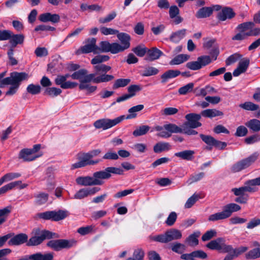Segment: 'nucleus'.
<instances>
[{"label": "nucleus", "mask_w": 260, "mask_h": 260, "mask_svg": "<svg viewBox=\"0 0 260 260\" xmlns=\"http://www.w3.org/2000/svg\"><path fill=\"white\" fill-rule=\"evenodd\" d=\"M254 26V23L252 22H246L239 24L236 29L239 31L246 32L248 29H251Z\"/></svg>", "instance_id": "obj_55"}, {"label": "nucleus", "mask_w": 260, "mask_h": 260, "mask_svg": "<svg viewBox=\"0 0 260 260\" xmlns=\"http://www.w3.org/2000/svg\"><path fill=\"white\" fill-rule=\"evenodd\" d=\"M22 184L21 181H16L14 182H10L0 188V196L5 194L7 191L13 189L15 187L21 185L20 188L22 189L26 187L27 185L25 184Z\"/></svg>", "instance_id": "obj_25"}, {"label": "nucleus", "mask_w": 260, "mask_h": 260, "mask_svg": "<svg viewBox=\"0 0 260 260\" xmlns=\"http://www.w3.org/2000/svg\"><path fill=\"white\" fill-rule=\"evenodd\" d=\"M76 244V241L74 240L54 239L49 240L46 246L55 251H59L63 249H70Z\"/></svg>", "instance_id": "obj_5"}, {"label": "nucleus", "mask_w": 260, "mask_h": 260, "mask_svg": "<svg viewBox=\"0 0 260 260\" xmlns=\"http://www.w3.org/2000/svg\"><path fill=\"white\" fill-rule=\"evenodd\" d=\"M223 242H225L223 238H218L209 242L206 245V247L210 250L220 251Z\"/></svg>", "instance_id": "obj_31"}, {"label": "nucleus", "mask_w": 260, "mask_h": 260, "mask_svg": "<svg viewBox=\"0 0 260 260\" xmlns=\"http://www.w3.org/2000/svg\"><path fill=\"white\" fill-rule=\"evenodd\" d=\"M86 44L80 47L77 51L78 53L87 54L93 52L94 54H98V46L96 45V39L95 38H88L85 40Z\"/></svg>", "instance_id": "obj_11"}, {"label": "nucleus", "mask_w": 260, "mask_h": 260, "mask_svg": "<svg viewBox=\"0 0 260 260\" xmlns=\"http://www.w3.org/2000/svg\"><path fill=\"white\" fill-rule=\"evenodd\" d=\"M241 210V207L235 203L228 204L223 207L221 212H217L210 215L208 217L210 221H216L219 220H223L230 217L233 212Z\"/></svg>", "instance_id": "obj_3"}, {"label": "nucleus", "mask_w": 260, "mask_h": 260, "mask_svg": "<svg viewBox=\"0 0 260 260\" xmlns=\"http://www.w3.org/2000/svg\"><path fill=\"white\" fill-rule=\"evenodd\" d=\"M186 29H182L173 32L170 37V40L175 43H178L186 35Z\"/></svg>", "instance_id": "obj_33"}, {"label": "nucleus", "mask_w": 260, "mask_h": 260, "mask_svg": "<svg viewBox=\"0 0 260 260\" xmlns=\"http://www.w3.org/2000/svg\"><path fill=\"white\" fill-rule=\"evenodd\" d=\"M185 247L184 245L178 242L173 243L171 244V250L173 252L179 254L182 253L185 250Z\"/></svg>", "instance_id": "obj_54"}, {"label": "nucleus", "mask_w": 260, "mask_h": 260, "mask_svg": "<svg viewBox=\"0 0 260 260\" xmlns=\"http://www.w3.org/2000/svg\"><path fill=\"white\" fill-rule=\"evenodd\" d=\"M177 218V213L175 212L172 211L169 214L168 217L165 221V223L168 226H172L176 222Z\"/></svg>", "instance_id": "obj_61"}, {"label": "nucleus", "mask_w": 260, "mask_h": 260, "mask_svg": "<svg viewBox=\"0 0 260 260\" xmlns=\"http://www.w3.org/2000/svg\"><path fill=\"white\" fill-rule=\"evenodd\" d=\"M171 145L168 142H159L153 146V151L155 153H160L163 151H168L172 149Z\"/></svg>", "instance_id": "obj_29"}, {"label": "nucleus", "mask_w": 260, "mask_h": 260, "mask_svg": "<svg viewBox=\"0 0 260 260\" xmlns=\"http://www.w3.org/2000/svg\"><path fill=\"white\" fill-rule=\"evenodd\" d=\"M111 69L110 66L106 64L94 66V73L84 75L80 84H89L91 82L96 84L110 82L114 79V76L106 74Z\"/></svg>", "instance_id": "obj_1"}, {"label": "nucleus", "mask_w": 260, "mask_h": 260, "mask_svg": "<svg viewBox=\"0 0 260 260\" xmlns=\"http://www.w3.org/2000/svg\"><path fill=\"white\" fill-rule=\"evenodd\" d=\"M21 176V174L19 173H9L6 174L0 178L1 180L4 183L5 182L11 181L15 178H17Z\"/></svg>", "instance_id": "obj_51"}, {"label": "nucleus", "mask_w": 260, "mask_h": 260, "mask_svg": "<svg viewBox=\"0 0 260 260\" xmlns=\"http://www.w3.org/2000/svg\"><path fill=\"white\" fill-rule=\"evenodd\" d=\"M88 73V71L86 69H81L78 71L75 72L73 74L71 75V77L73 79L79 80L80 83L81 80H82L83 77L84 75Z\"/></svg>", "instance_id": "obj_56"}, {"label": "nucleus", "mask_w": 260, "mask_h": 260, "mask_svg": "<svg viewBox=\"0 0 260 260\" xmlns=\"http://www.w3.org/2000/svg\"><path fill=\"white\" fill-rule=\"evenodd\" d=\"M189 57V55L187 54H180L177 55L170 61L169 64L171 66L180 64L188 60Z\"/></svg>", "instance_id": "obj_36"}, {"label": "nucleus", "mask_w": 260, "mask_h": 260, "mask_svg": "<svg viewBox=\"0 0 260 260\" xmlns=\"http://www.w3.org/2000/svg\"><path fill=\"white\" fill-rule=\"evenodd\" d=\"M76 183L81 186H93L96 185L99 182L96 179H94L93 176H81L78 177L76 179Z\"/></svg>", "instance_id": "obj_20"}, {"label": "nucleus", "mask_w": 260, "mask_h": 260, "mask_svg": "<svg viewBox=\"0 0 260 260\" xmlns=\"http://www.w3.org/2000/svg\"><path fill=\"white\" fill-rule=\"evenodd\" d=\"M117 37L120 41L121 45L115 43L118 53L123 52L130 47L131 36L125 32H118Z\"/></svg>", "instance_id": "obj_12"}, {"label": "nucleus", "mask_w": 260, "mask_h": 260, "mask_svg": "<svg viewBox=\"0 0 260 260\" xmlns=\"http://www.w3.org/2000/svg\"><path fill=\"white\" fill-rule=\"evenodd\" d=\"M77 156V159H79V161L74 163L73 165H80V164L86 162L93 157V156H92V154L91 153L90 151L87 153H83L82 154L78 153Z\"/></svg>", "instance_id": "obj_39"}, {"label": "nucleus", "mask_w": 260, "mask_h": 260, "mask_svg": "<svg viewBox=\"0 0 260 260\" xmlns=\"http://www.w3.org/2000/svg\"><path fill=\"white\" fill-rule=\"evenodd\" d=\"M131 82V80L129 78H119L116 79L112 86L114 89H118L121 87H124L128 85Z\"/></svg>", "instance_id": "obj_38"}, {"label": "nucleus", "mask_w": 260, "mask_h": 260, "mask_svg": "<svg viewBox=\"0 0 260 260\" xmlns=\"http://www.w3.org/2000/svg\"><path fill=\"white\" fill-rule=\"evenodd\" d=\"M40 156L32 154L29 148H23L20 151L18 154V158L22 159L24 161H31Z\"/></svg>", "instance_id": "obj_19"}, {"label": "nucleus", "mask_w": 260, "mask_h": 260, "mask_svg": "<svg viewBox=\"0 0 260 260\" xmlns=\"http://www.w3.org/2000/svg\"><path fill=\"white\" fill-rule=\"evenodd\" d=\"M164 129L168 131L171 134L172 133H182L183 127H180L175 124L169 123L164 125Z\"/></svg>", "instance_id": "obj_42"}, {"label": "nucleus", "mask_w": 260, "mask_h": 260, "mask_svg": "<svg viewBox=\"0 0 260 260\" xmlns=\"http://www.w3.org/2000/svg\"><path fill=\"white\" fill-rule=\"evenodd\" d=\"M62 92V90L56 87H48L44 91V94L50 96L51 97H56Z\"/></svg>", "instance_id": "obj_46"}, {"label": "nucleus", "mask_w": 260, "mask_h": 260, "mask_svg": "<svg viewBox=\"0 0 260 260\" xmlns=\"http://www.w3.org/2000/svg\"><path fill=\"white\" fill-rule=\"evenodd\" d=\"M110 57L107 55H98L93 57L91 60V63L94 66L103 64L102 62H106L109 60Z\"/></svg>", "instance_id": "obj_45"}, {"label": "nucleus", "mask_w": 260, "mask_h": 260, "mask_svg": "<svg viewBox=\"0 0 260 260\" xmlns=\"http://www.w3.org/2000/svg\"><path fill=\"white\" fill-rule=\"evenodd\" d=\"M150 127L147 125H141L136 127L133 132L135 137H139L146 135L150 130Z\"/></svg>", "instance_id": "obj_37"}, {"label": "nucleus", "mask_w": 260, "mask_h": 260, "mask_svg": "<svg viewBox=\"0 0 260 260\" xmlns=\"http://www.w3.org/2000/svg\"><path fill=\"white\" fill-rule=\"evenodd\" d=\"M60 19V17L58 14H52L50 12L42 13L39 16V20L44 23L50 22L52 23H57Z\"/></svg>", "instance_id": "obj_17"}, {"label": "nucleus", "mask_w": 260, "mask_h": 260, "mask_svg": "<svg viewBox=\"0 0 260 260\" xmlns=\"http://www.w3.org/2000/svg\"><path fill=\"white\" fill-rule=\"evenodd\" d=\"M142 89L141 85L134 84L129 86L127 88L128 93L132 98L136 95V93Z\"/></svg>", "instance_id": "obj_53"}, {"label": "nucleus", "mask_w": 260, "mask_h": 260, "mask_svg": "<svg viewBox=\"0 0 260 260\" xmlns=\"http://www.w3.org/2000/svg\"><path fill=\"white\" fill-rule=\"evenodd\" d=\"M239 107L247 111H256L259 109V106L251 102H246L239 105Z\"/></svg>", "instance_id": "obj_48"}, {"label": "nucleus", "mask_w": 260, "mask_h": 260, "mask_svg": "<svg viewBox=\"0 0 260 260\" xmlns=\"http://www.w3.org/2000/svg\"><path fill=\"white\" fill-rule=\"evenodd\" d=\"M24 36L22 34H14L12 31H11L10 38L9 43L11 46L10 48H13L14 49L18 45H22L23 44L24 41Z\"/></svg>", "instance_id": "obj_22"}, {"label": "nucleus", "mask_w": 260, "mask_h": 260, "mask_svg": "<svg viewBox=\"0 0 260 260\" xmlns=\"http://www.w3.org/2000/svg\"><path fill=\"white\" fill-rule=\"evenodd\" d=\"M200 137L202 140L207 144L205 149L208 151H211L216 139L211 136L204 134H200Z\"/></svg>", "instance_id": "obj_32"}, {"label": "nucleus", "mask_w": 260, "mask_h": 260, "mask_svg": "<svg viewBox=\"0 0 260 260\" xmlns=\"http://www.w3.org/2000/svg\"><path fill=\"white\" fill-rule=\"evenodd\" d=\"M124 115L118 117L114 119L103 118L95 121L93 124L94 127L96 128H103L107 129L120 123L124 119Z\"/></svg>", "instance_id": "obj_8"}, {"label": "nucleus", "mask_w": 260, "mask_h": 260, "mask_svg": "<svg viewBox=\"0 0 260 260\" xmlns=\"http://www.w3.org/2000/svg\"><path fill=\"white\" fill-rule=\"evenodd\" d=\"M179 12V9L176 6H172L170 7V17L171 19H174V22L176 24H178L183 21V18L178 15Z\"/></svg>", "instance_id": "obj_27"}, {"label": "nucleus", "mask_w": 260, "mask_h": 260, "mask_svg": "<svg viewBox=\"0 0 260 260\" xmlns=\"http://www.w3.org/2000/svg\"><path fill=\"white\" fill-rule=\"evenodd\" d=\"M115 45V43H110L107 41H101L100 43L99 46H98V54L109 52L112 54L118 53V52Z\"/></svg>", "instance_id": "obj_14"}, {"label": "nucleus", "mask_w": 260, "mask_h": 260, "mask_svg": "<svg viewBox=\"0 0 260 260\" xmlns=\"http://www.w3.org/2000/svg\"><path fill=\"white\" fill-rule=\"evenodd\" d=\"M41 86L37 84H29L27 88L26 91L28 93H30L32 95H36L39 94L41 92Z\"/></svg>", "instance_id": "obj_49"}, {"label": "nucleus", "mask_w": 260, "mask_h": 260, "mask_svg": "<svg viewBox=\"0 0 260 260\" xmlns=\"http://www.w3.org/2000/svg\"><path fill=\"white\" fill-rule=\"evenodd\" d=\"M88 196L86 188L80 189L74 196L72 199L81 200Z\"/></svg>", "instance_id": "obj_64"}, {"label": "nucleus", "mask_w": 260, "mask_h": 260, "mask_svg": "<svg viewBox=\"0 0 260 260\" xmlns=\"http://www.w3.org/2000/svg\"><path fill=\"white\" fill-rule=\"evenodd\" d=\"M201 115L203 117L212 118L216 116H222L223 113L222 112L215 109H209L202 111Z\"/></svg>", "instance_id": "obj_34"}, {"label": "nucleus", "mask_w": 260, "mask_h": 260, "mask_svg": "<svg viewBox=\"0 0 260 260\" xmlns=\"http://www.w3.org/2000/svg\"><path fill=\"white\" fill-rule=\"evenodd\" d=\"M180 258L184 260H195L194 258L206 259L207 258V254L203 250H198L192 251L190 253L182 254Z\"/></svg>", "instance_id": "obj_18"}, {"label": "nucleus", "mask_w": 260, "mask_h": 260, "mask_svg": "<svg viewBox=\"0 0 260 260\" xmlns=\"http://www.w3.org/2000/svg\"><path fill=\"white\" fill-rule=\"evenodd\" d=\"M69 215V213L66 210H59L58 211H49L40 213L39 214L40 218L45 220H51L52 221H59L64 219Z\"/></svg>", "instance_id": "obj_7"}, {"label": "nucleus", "mask_w": 260, "mask_h": 260, "mask_svg": "<svg viewBox=\"0 0 260 260\" xmlns=\"http://www.w3.org/2000/svg\"><path fill=\"white\" fill-rule=\"evenodd\" d=\"M28 236L26 234L21 233L12 237L8 242L9 245H20L27 242Z\"/></svg>", "instance_id": "obj_23"}, {"label": "nucleus", "mask_w": 260, "mask_h": 260, "mask_svg": "<svg viewBox=\"0 0 260 260\" xmlns=\"http://www.w3.org/2000/svg\"><path fill=\"white\" fill-rule=\"evenodd\" d=\"M182 237L180 231L176 229H171L165 232L164 234H160L153 237L155 241L167 243L173 240H177L181 239Z\"/></svg>", "instance_id": "obj_6"}, {"label": "nucleus", "mask_w": 260, "mask_h": 260, "mask_svg": "<svg viewBox=\"0 0 260 260\" xmlns=\"http://www.w3.org/2000/svg\"><path fill=\"white\" fill-rule=\"evenodd\" d=\"M144 108V106L143 105H138L132 107L128 110L129 114L127 115L126 119H132L136 117L137 114L136 112L142 110Z\"/></svg>", "instance_id": "obj_43"}, {"label": "nucleus", "mask_w": 260, "mask_h": 260, "mask_svg": "<svg viewBox=\"0 0 260 260\" xmlns=\"http://www.w3.org/2000/svg\"><path fill=\"white\" fill-rule=\"evenodd\" d=\"M28 78V75L25 72H13L10 74V76L4 78L0 84V88H4L5 85H11L12 83H15L17 82L27 80Z\"/></svg>", "instance_id": "obj_9"}, {"label": "nucleus", "mask_w": 260, "mask_h": 260, "mask_svg": "<svg viewBox=\"0 0 260 260\" xmlns=\"http://www.w3.org/2000/svg\"><path fill=\"white\" fill-rule=\"evenodd\" d=\"M181 72L177 70H169L161 75V83H166L169 79L174 78L180 75Z\"/></svg>", "instance_id": "obj_30"}, {"label": "nucleus", "mask_w": 260, "mask_h": 260, "mask_svg": "<svg viewBox=\"0 0 260 260\" xmlns=\"http://www.w3.org/2000/svg\"><path fill=\"white\" fill-rule=\"evenodd\" d=\"M201 114L191 113L185 115V118L186 121L182 125L189 126L190 128H196L200 127L202 123L199 121L201 119Z\"/></svg>", "instance_id": "obj_13"}, {"label": "nucleus", "mask_w": 260, "mask_h": 260, "mask_svg": "<svg viewBox=\"0 0 260 260\" xmlns=\"http://www.w3.org/2000/svg\"><path fill=\"white\" fill-rule=\"evenodd\" d=\"M164 53L156 47H152L151 49H148L146 59L152 61L158 59Z\"/></svg>", "instance_id": "obj_24"}, {"label": "nucleus", "mask_w": 260, "mask_h": 260, "mask_svg": "<svg viewBox=\"0 0 260 260\" xmlns=\"http://www.w3.org/2000/svg\"><path fill=\"white\" fill-rule=\"evenodd\" d=\"M217 232L215 230L211 229L207 231L202 237L203 241H207L211 239L212 238L216 237Z\"/></svg>", "instance_id": "obj_59"}, {"label": "nucleus", "mask_w": 260, "mask_h": 260, "mask_svg": "<svg viewBox=\"0 0 260 260\" xmlns=\"http://www.w3.org/2000/svg\"><path fill=\"white\" fill-rule=\"evenodd\" d=\"M194 152L191 150H186L182 151L176 152L174 155L182 159L191 160L193 157Z\"/></svg>", "instance_id": "obj_35"}, {"label": "nucleus", "mask_w": 260, "mask_h": 260, "mask_svg": "<svg viewBox=\"0 0 260 260\" xmlns=\"http://www.w3.org/2000/svg\"><path fill=\"white\" fill-rule=\"evenodd\" d=\"M201 198L199 194L194 193L192 196H191L188 199L186 203L185 204V208H191L195 203L199 200V199Z\"/></svg>", "instance_id": "obj_52"}, {"label": "nucleus", "mask_w": 260, "mask_h": 260, "mask_svg": "<svg viewBox=\"0 0 260 260\" xmlns=\"http://www.w3.org/2000/svg\"><path fill=\"white\" fill-rule=\"evenodd\" d=\"M34 197L36 198V200L35 201V204L38 205H42L47 202L49 195L46 193L40 192L38 194H35Z\"/></svg>", "instance_id": "obj_41"}, {"label": "nucleus", "mask_w": 260, "mask_h": 260, "mask_svg": "<svg viewBox=\"0 0 260 260\" xmlns=\"http://www.w3.org/2000/svg\"><path fill=\"white\" fill-rule=\"evenodd\" d=\"M158 72L159 71L157 69L154 67H149L144 70L142 76L145 77L151 76L157 74Z\"/></svg>", "instance_id": "obj_63"}, {"label": "nucleus", "mask_w": 260, "mask_h": 260, "mask_svg": "<svg viewBox=\"0 0 260 260\" xmlns=\"http://www.w3.org/2000/svg\"><path fill=\"white\" fill-rule=\"evenodd\" d=\"M235 16L236 13L232 8L224 7L218 13L216 17L219 21H224L227 19H232Z\"/></svg>", "instance_id": "obj_15"}, {"label": "nucleus", "mask_w": 260, "mask_h": 260, "mask_svg": "<svg viewBox=\"0 0 260 260\" xmlns=\"http://www.w3.org/2000/svg\"><path fill=\"white\" fill-rule=\"evenodd\" d=\"M201 233L199 231L194 232L190 235L185 240V242L190 246L197 245L199 244L198 238L200 236Z\"/></svg>", "instance_id": "obj_40"}, {"label": "nucleus", "mask_w": 260, "mask_h": 260, "mask_svg": "<svg viewBox=\"0 0 260 260\" xmlns=\"http://www.w3.org/2000/svg\"><path fill=\"white\" fill-rule=\"evenodd\" d=\"M194 87V83H189L187 84L180 87L178 89V92L180 95H185L188 92H190Z\"/></svg>", "instance_id": "obj_57"}, {"label": "nucleus", "mask_w": 260, "mask_h": 260, "mask_svg": "<svg viewBox=\"0 0 260 260\" xmlns=\"http://www.w3.org/2000/svg\"><path fill=\"white\" fill-rule=\"evenodd\" d=\"M259 157V153L255 152L248 157L237 161L232 165L231 171L233 173L240 172L254 164Z\"/></svg>", "instance_id": "obj_4"}, {"label": "nucleus", "mask_w": 260, "mask_h": 260, "mask_svg": "<svg viewBox=\"0 0 260 260\" xmlns=\"http://www.w3.org/2000/svg\"><path fill=\"white\" fill-rule=\"evenodd\" d=\"M93 175L94 179H96L99 182L98 184H96V185H101L103 184V182L101 180L108 179L110 178L112 176L108 173V171H107V168L104 170L94 172L93 174Z\"/></svg>", "instance_id": "obj_26"}, {"label": "nucleus", "mask_w": 260, "mask_h": 260, "mask_svg": "<svg viewBox=\"0 0 260 260\" xmlns=\"http://www.w3.org/2000/svg\"><path fill=\"white\" fill-rule=\"evenodd\" d=\"M250 63L248 58H243L239 62L237 68L233 72V76L237 77L242 73H245L248 69Z\"/></svg>", "instance_id": "obj_21"}, {"label": "nucleus", "mask_w": 260, "mask_h": 260, "mask_svg": "<svg viewBox=\"0 0 260 260\" xmlns=\"http://www.w3.org/2000/svg\"><path fill=\"white\" fill-rule=\"evenodd\" d=\"M132 51L138 56L143 57L148 51V48L143 45H138L132 49Z\"/></svg>", "instance_id": "obj_50"}, {"label": "nucleus", "mask_w": 260, "mask_h": 260, "mask_svg": "<svg viewBox=\"0 0 260 260\" xmlns=\"http://www.w3.org/2000/svg\"><path fill=\"white\" fill-rule=\"evenodd\" d=\"M14 49L10 48L7 51V55L11 66L17 65L18 63L17 60L14 57Z\"/></svg>", "instance_id": "obj_62"}, {"label": "nucleus", "mask_w": 260, "mask_h": 260, "mask_svg": "<svg viewBox=\"0 0 260 260\" xmlns=\"http://www.w3.org/2000/svg\"><path fill=\"white\" fill-rule=\"evenodd\" d=\"M210 57L208 55H202L197 58L196 61H189L186 63V67L193 71L200 70L211 62Z\"/></svg>", "instance_id": "obj_10"}, {"label": "nucleus", "mask_w": 260, "mask_h": 260, "mask_svg": "<svg viewBox=\"0 0 260 260\" xmlns=\"http://www.w3.org/2000/svg\"><path fill=\"white\" fill-rule=\"evenodd\" d=\"M144 251L141 248L135 249L133 252L132 260H143L144 257Z\"/></svg>", "instance_id": "obj_60"}, {"label": "nucleus", "mask_w": 260, "mask_h": 260, "mask_svg": "<svg viewBox=\"0 0 260 260\" xmlns=\"http://www.w3.org/2000/svg\"><path fill=\"white\" fill-rule=\"evenodd\" d=\"M54 82L56 85L60 86L61 88L64 89H73L78 85V83L76 82L67 81L66 80V77L60 75L57 76L55 79Z\"/></svg>", "instance_id": "obj_16"}, {"label": "nucleus", "mask_w": 260, "mask_h": 260, "mask_svg": "<svg viewBox=\"0 0 260 260\" xmlns=\"http://www.w3.org/2000/svg\"><path fill=\"white\" fill-rule=\"evenodd\" d=\"M34 236L31 237L26 243L28 246H37L41 244L45 239H52L59 238L58 234L48 230H41L39 228L34 230Z\"/></svg>", "instance_id": "obj_2"}, {"label": "nucleus", "mask_w": 260, "mask_h": 260, "mask_svg": "<svg viewBox=\"0 0 260 260\" xmlns=\"http://www.w3.org/2000/svg\"><path fill=\"white\" fill-rule=\"evenodd\" d=\"M246 125L253 132H257L260 131V121L258 119H251L246 123Z\"/></svg>", "instance_id": "obj_44"}, {"label": "nucleus", "mask_w": 260, "mask_h": 260, "mask_svg": "<svg viewBox=\"0 0 260 260\" xmlns=\"http://www.w3.org/2000/svg\"><path fill=\"white\" fill-rule=\"evenodd\" d=\"M214 9L211 7H204L200 8L196 13L198 19L209 17L213 13Z\"/></svg>", "instance_id": "obj_28"}, {"label": "nucleus", "mask_w": 260, "mask_h": 260, "mask_svg": "<svg viewBox=\"0 0 260 260\" xmlns=\"http://www.w3.org/2000/svg\"><path fill=\"white\" fill-rule=\"evenodd\" d=\"M116 12L115 11H112L108 15H107L105 17L100 18L99 19V22L102 24L109 22L113 20L116 17Z\"/></svg>", "instance_id": "obj_58"}, {"label": "nucleus", "mask_w": 260, "mask_h": 260, "mask_svg": "<svg viewBox=\"0 0 260 260\" xmlns=\"http://www.w3.org/2000/svg\"><path fill=\"white\" fill-rule=\"evenodd\" d=\"M245 257L248 259H254L260 257V248L257 247L250 250L246 253Z\"/></svg>", "instance_id": "obj_47"}]
</instances>
